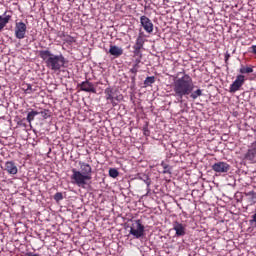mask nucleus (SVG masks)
I'll return each instance as SVG.
<instances>
[{"instance_id": "32", "label": "nucleus", "mask_w": 256, "mask_h": 256, "mask_svg": "<svg viewBox=\"0 0 256 256\" xmlns=\"http://www.w3.org/2000/svg\"><path fill=\"white\" fill-rule=\"evenodd\" d=\"M27 256H40L39 254L28 253Z\"/></svg>"}, {"instance_id": "11", "label": "nucleus", "mask_w": 256, "mask_h": 256, "mask_svg": "<svg viewBox=\"0 0 256 256\" xmlns=\"http://www.w3.org/2000/svg\"><path fill=\"white\" fill-rule=\"evenodd\" d=\"M4 169H5V171H7V173H9V175H17V173L19 171L17 169V165L13 161H7L4 164Z\"/></svg>"}, {"instance_id": "9", "label": "nucleus", "mask_w": 256, "mask_h": 256, "mask_svg": "<svg viewBox=\"0 0 256 256\" xmlns=\"http://www.w3.org/2000/svg\"><path fill=\"white\" fill-rule=\"evenodd\" d=\"M231 166L227 162H216L212 165V170L215 173H228Z\"/></svg>"}, {"instance_id": "23", "label": "nucleus", "mask_w": 256, "mask_h": 256, "mask_svg": "<svg viewBox=\"0 0 256 256\" xmlns=\"http://www.w3.org/2000/svg\"><path fill=\"white\" fill-rule=\"evenodd\" d=\"M134 57H138V59H143V53H141V49L133 48Z\"/></svg>"}, {"instance_id": "1", "label": "nucleus", "mask_w": 256, "mask_h": 256, "mask_svg": "<svg viewBox=\"0 0 256 256\" xmlns=\"http://www.w3.org/2000/svg\"><path fill=\"white\" fill-rule=\"evenodd\" d=\"M195 89V84L193 83V78L188 74H184L183 77L174 80L173 92L174 97L178 98L179 101H183V97H190L195 101L198 97L203 95V90Z\"/></svg>"}, {"instance_id": "2", "label": "nucleus", "mask_w": 256, "mask_h": 256, "mask_svg": "<svg viewBox=\"0 0 256 256\" xmlns=\"http://www.w3.org/2000/svg\"><path fill=\"white\" fill-rule=\"evenodd\" d=\"M78 164L80 167V171L73 168L70 179L73 185H77V187L85 189L87 181H91L92 179L91 175H93V167H91V164H88L83 161H79Z\"/></svg>"}, {"instance_id": "3", "label": "nucleus", "mask_w": 256, "mask_h": 256, "mask_svg": "<svg viewBox=\"0 0 256 256\" xmlns=\"http://www.w3.org/2000/svg\"><path fill=\"white\" fill-rule=\"evenodd\" d=\"M39 57L45 61L46 67L51 71H61V67H65V56L63 54L55 55L47 50H40Z\"/></svg>"}, {"instance_id": "26", "label": "nucleus", "mask_w": 256, "mask_h": 256, "mask_svg": "<svg viewBox=\"0 0 256 256\" xmlns=\"http://www.w3.org/2000/svg\"><path fill=\"white\" fill-rule=\"evenodd\" d=\"M54 200L56 201V203H59V201H63V193L57 192L54 195Z\"/></svg>"}, {"instance_id": "13", "label": "nucleus", "mask_w": 256, "mask_h": 256, "mask_svg": "<svg viewBox=\"0 0 256 256\" xmlns=\"http://www.w3.org/2000/svg\"><path fill=\"white\" fill-rule=\"evenodd\" d=\"M173 229L176 231V237H183L185 236V225L179 222H174Z\"/></svg>"}, {"instance_id": "7", "label": "nucleus", "mask_w": 256, "mask_h": 256, "mask_svg": "<svg viewBox=\"0 0 256 256\" xmlns=\"http://www.w3.org/2000/svg\"><path fill=\"white\" fill-rule=\"evenodd\" d=\"M245 83V76L244 75H238L235 79V81L230 85L229 93H237L241 87H243Z\"/></svg>"}, {"instance_id": "5", "label": "nucleus", "mask_w": 256, "mask_h": 256, "mask_svg": "<svg viewBox=\"0 0 256 256\" xmlns=\"http://www.w3.org/2000/svg\"><path fill=\"white\" fill-rule=\"evenodd\" d=\"M104 94L106 101L108 103H111L112 107H117V105H119V101H121V96L116 95L115 90H113V88H106Z\"/></svg>"}, {"instance_id": "8", "label": "nucleus", "mask_w": 256, "mask_h": 256, "mask_svg": "<svg viewBox=\"0 0 256 256\" xmlns=\"http://www.w3.org/2000/svg\"><path fill=\"white\" fill-rule=\"evenodd\" d=\"M140 24L141 27H143L144 31H146V33H153V22L151 21V19H149V17L145 15L141 16Z\"/></svg>"}, {"instance_id": "24", "label": "nucleus", "mask_w": 256, "mask_h": 256, "mask_svg": "<svg viewBox=\"0 0 256 256\" xmlns=\"http://www.w3.org/2000/svg\"><path fill=\"white\" fill-rule=\"evenodd\" d=\"M64 41H65V43L71 44V43H76L77 40L75 39V37L67 35V36H65Z\"/></svg>"}, {"instance_id": "30", "label": "nucleus", "mask_w": 256, "mask_h": 256, "mask_svg": "<svg viewBox=\"0 0 256 256\" xmlns=\"http://www.w3.org/2000/svg\"><path fill=\"white\" fill-rule=\"evenodd\" d=\"M145 183H146L147 186L151 185V179H149V178L147 177V179L145 180Z\"/></svg>"}, {"instance_id": "14", "label": "nucleus", "mask_w": 256, "mask_h": 256, "mask_svg": "<svg viewBox=\"0 0 256 256\" xmlns=\"http://www.w3.org/2000/svg\"><path fill=\"white\" fill-rule=\"evenodd\" d=\"M11 15L7 14V12H4L3 15H0V33L7 27L9 21H11Z\"/></svg>"}, {"instance_id": "27", "label": "nucleus", "mask_w": 256, "mask_h": 256, "mask_svg": "<svg viewBox=\"0 0 256 256\" xmlns=\"http://www.w3.org/2000/svg\"><path fill=\"white\" fill-rule=\"evenodd\" d=\"M139 68H137V65H133V67L130 69V73H133L132 81H135V75H137V72Z\"/></svg>"}, {"instance_id": "12", "label": "nucleus", "mask_w": 256, "mask_h": 256, "mask_svg": "<svg viewBox=\"0 0 256 256\" xmlns=\"http://www.w3.org/2000/svg\"><path fill=\"white\" fill-rule=\"evenodd\" d=\"M145 45V33L139 32L138 37L136 38V42L133 45V49L142 50Z\"/></svg>"}, {"instance_id": "29", "label": "nucleus", "mask_w": 256, "mask_h": 256, "mask_svg": "<svg viewBox=\"0 0 256 256\" xmlns=\"http://www.w3.org/2000/svg\"><path fill=\"white\" fill-rule=\"evenodd\" d=\"M139 63H141V58H136L134 65H137V68H139Z\"/></svg>"}, {"instance_id": "20", "label": "nucleus", "mask_w": 256, "mask_h": 256, "mask_svg": "<svg viewBox=\"0 0 256 256\" xmlns=\"http://www.w3.org/2000/svg\"><path fill=\"white\" fill-rule=\"evenodd\" d=\"M240 73H242V74L253 73V66H247V67L241 66Z\"/></svg>"}, {"instance_id": "19", "label": "nucleus", "mask_w": 256, "mask_h": 256, "mask_svg": "<svg viewBox=\"0 0 256 256\" xmlns=\"http://www.w3.org/2000/svg\"><path fill=\"white\" fill-rule=\"evenodd\" d=\"M245 195L248 197L249 203H255V199H256L255 191L247 192V193H245Z\"/></svg>"}, {"instance_id": "4", "label": "nucleus", "mask_w": 256, "mask_h": 256, "mask_svg": "<svg viewBox=\"0 0 256 256\" xmlns=\"http://www.w3.org/2000/svg\"><path fill=\"white\" fill-rule=\"evenodd\" d=\"M130 235L134 236V239H141L145 235V226L141 220H135L130 226Z\"/></svg>"}, {"instance_id": "6", "label": "nucleus", "mask_w": 256, "mask_h": 256, "mask_svg": "<svg viewBox=\"0 0 256 256\" xmlns=\"http://www.w3.org/2000/svg\"><path fill=\"white\" fill-rule=\"evenodd\" d=\"M14 31L16 39H25V35H27V24L25 22H16Z\"/></svg>"}, {"instance_id": "22", "label": "nucleus", "mask_w": 256, "mask_h": 256, "mask_svg": "<svg viewBox=\"0 0 256 256\" xmlns=\"http://www.w3.org/2000/svg\"><path fill=\"white\" fill-rule=\"evenodd\" d=\"M39 115H41L42 119H49V117H51V111L44 109L43 111L39 112Z\"/></svg>"}, {"instance_id": "10", "label": "nucleus", "mask_w": 256, "mask_h": 256, "mask_svg": "<svg viewBox=\"0 0 256 256\" xmlns=\"http://www.w3.org/2000/svg\"><path fill=\"white\" fill-rule=\"evenodd\" d=\"M78 87H80V91H84L85 93H97L95 85H93V82H89V80L78 84Z\"/></svg>"}, {"instance_id": "15", "label": "nucleus", "mask_w": 256, "mask_h": 256, "mask_svg": "<svg viewBox=\"0 0 256 256\" xmlns=\"http://www.w3.org/2000/svg\"><path fill=\"white\" fill-rule=\"evenodd\" d=\"M109 53L112 55V57L118 58L123 55V48L117 46V45H110Z\"/></svg>"}, {"instance_id": "16", "label": "nucleus", "mask_w": 256, "mask_h": 256, "mask_svg": "<svg viewBox=\"0 0 256 256\" xmlns=\"http://www.w3.org/2000/svg\"><path fill=\"white\" fill-rule=\"evenodd\" d=\"M37 115H39V111H35L32 109L30 112H28L26 121H28L29 124L31 125V122L35 121V117H37Z\"/></svg>"}, {"instance_id": "18", "label": "nucleus", "mask_w": 256, "mask_h": 256, "mask_svg": "<svg viewBox=\"0 0 256 256\" xmlns=\"http://www.w3.org/2000/svg\"><path fill=\"white\" fill-rule=\"evenodd\" d=\"M153 83H155V76H148L144 80L145 87H151V85H153Z\"/></svg>"}, {"instance_id": "31", "label": "nucleus", "mask_w": 256, "mask_h": 256, "mask_svg": "<svg viewBox=\"0 0 256 256\" xmlns=\"http://www.w3.org/2000/svg\"><path fill=\"white\" fill-rule=\"evenodd\" d=\"M252 53H254V55H256V45L252 46Z\"/></svg>"}, {"instance_id": "17", "label": "nucleus", "mask_w": 256, "mask_h": 256, "mask_svg": "<svg viewBox=\"0 0 256 256\" xmlns=\"http://www.w3.org/2000/svg\"><path fill=\"white\" fill-rule=\"evenodd\" d=\"M161 167H163V169H164L162 171V173L164 175H167V174L171 175V166H169V164L165 163V161H162L161 162Z\"/></svg>"}, {"instance_id": "21", "label": "nucleus", "mask_w": 256, "mask_h": 256, "mask_svg": "<svg viewBox=\"0 0 256 256\" xmlns=\"http://www.w3.org/2000/svg\"><path fill=\"white\" fill-rule=\"evenodd\" d=\"M109 176L112 177V179H117V177H119V171L115 168H110Z\"/></svg>"}, {"instance_id": "28", "label": "nucleus", "mask_w": 256, "mask_h": 256, "mask_svg": "<svg viewBox=\"0 0 256 256\" xmlns=\"http://www.w3.org/2000/svg\"><path fill=\"white\" fill-rule=\"evenodd\" d=\"M231 58V54H229V53H226L225 54V63H226V65L229 63V59Z\"/></svg>"}, {"instance_id": "25", "label": "nucleus", "mask_w": 256, "mask_h": 256, "mask_svg": "<svg viewBox=\"0 0 256 256\" xmlns=\"http://www.w3.org/2000/svg\"><path fill=\"white\" fill-rule=\"evenodd\" d=\"M24 91L25 93L30 94V93H33V91L35 90H33V86L31 84H26L24 85Z\"/></svg>"}]
</instances>
